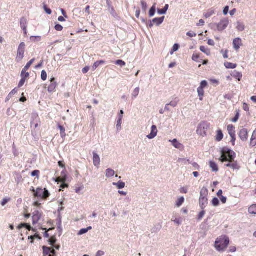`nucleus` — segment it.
Here are the masks:
<instances>
[{"label": "nucleus", "instance_id": "nucleus-1", "mask_svg": "<svg viewBox=\"0 0 256 256\" xmlns=\"http://www.w3.org/2000/svg\"><path fill=\"white\" fill-rule=\"evenodd\" d=\"M230 244L229 238L226 236H221L215 242L214 247L218 252L224 251Z\"/></svg>", "mask_w": 256, "mask_h": 256}, {"label": "nucleus", "instance_id": "nucleus-2", "mask_svg": "<svg viewBox=\"0 0 256 256\" xmlns=\"http://www.w3.org/2000/svg\"><path fill=\"white\" fill-rule=\"evenodd\" d=\"M235 154L232 150L227 148H224L222 150V155L220 160L222 162H232L234 159Z\"/></svg>", "mask_w": 256, "mask_h": 256}, {"label": "nucleus", "instance_id": "nucleus-3", "mask_svg": "<svg viewBox=\"0 0 256 256\" xmlns=\"http://www.w3.org/2000/svg\"><path fill=\"white\" fill-rule=\"evenodd\" d=\"M32 191L34 192V197L40 198L42 199H46L50 196V194L46 188L42 189L38 188L35 190L34 188H32Z\"/></svg>", "mask_w": 256, "mask_h": 256}, {"label": "nucleus", "instance_id": "nucleus-4", "mask_svg": "<svg viewBox=\"0 0 256 256\" xmlns=\"http://www.w3.org/2000/svg\"><path fill=\"white\" fill-rule=\"evenodd\" d=\"M210 127V124L206 122H201L197 128V134L202 136L207 135V131Z\"/></svg>", "mask_w": 256, "mask_h": 256}, {"label": "nucleus", "instance_id": "nucleus-5", "mask_svg": "<svg viewBox=\"0 0 256 256\" xmlns=\"http://www.w3.org/2000/svg\"><path fill=\"white\" fill-rule=\"evenodd\" d=\"M26 44L24 42H21L18 48V52L16 57V61L17 62H20L24 58V54L25 52Z\"/></svg>", "mask_w": 256, "mask_h": 256}, {"label": "nucleus", "instance_id": "nucleus-6", "mask_svg": "<svg viewBox=\"0 0 256 256\" xmlns=\"http://www.w3.org/2000/svg\"><path fill=\"white\" fill-rule=\"evenodd\" d=\"M229 24V20L228 18H224L220 20L217 24V28L218 31H222L225 30Z\"/></svg>", "mask_w": 256, "mask_h": 256}, {"label": "nucleus", "instance_id": "nucleus-7", "mask_svg": "<svg viewBox=\"0 0 256 256\" xmlns=\"http://www.w3.org/2000/svg\"><path fill=\"white\" fill-rule=\"evenodd\" d=\"M50 84L48 88V90L50 92H52L56 91V89L58 86L57 82L55 81V78H52L50 80Z\"/></svg>", "mask_w": 256, "mask_h": 256}, {"label": "nucleus", "instance_id": "nucleus-8", "mask_svg": "<svg viewBox=\"0 0 256 256\" xmlns=\"http://www.w3.org/2000/svg\"><path fill=\"white\" fill-rule=\"evenodd\" d=\"M42 214L38 210L34 211L32 214V224H37L42 217Z\"/></svg>", "mask_w": 256, "mask_h": 256}, {"label": "nucleus", "instance_id": "nucleus-9", "mask_svg": "<svg viewBox=\"0 0 256 256\" xmlns=\"http://www.w3.org/2000/svg\"><path fill=\"white\" fill-rule=\"evenodd\" d=\"M242 44V40L240 38H236L234 40L233 46L236 50L238 51Z\"/></svg>", "mask_w": 256, "mask_h": 256}, {"label": "nucleus", "instance_id": "nucleus-10", "mask_svg": "<svg viewBox=\"0 0 256 256\" xmlns=\"http://www.w3.org/2000/svg\"><path fill=\"white\" fill-rule=\"evenodd\" d=\"M239 136L242 141H246L248 138V130L246 128L242 129L239 132Z\"/></svg>", "mask_w": 256, "mask_h": 256}, {"label": "nucleus", "instance_id": "nucleus-11", "mask_svg": "<svg viewBox=\"0 0 256 256\" xmlns=\"http://www.w3.org/2000/svg\"><path fill=\"white\" fill-rule=\"evenodd\" d=\"M158 133L157 128L155 125H153L151 128V132L150 134L147 136V138L149 139L154 138L156 136Z\"/></svg>", "mask_w": 256, "mask_h": 256}, {"label": "nucleus", "instance_id": "nucleus-12", "mask_svg": "<svg viewBox=\"0 0 256 256\" xmlns=\"http://www.w3.org/2000/svg\"><path fill=\"white\" fill-rule=\"evenodd\" d=\"M170 142H172L173 146L176 148L182 150L184 148V146L180 143L176 139H174L172 140H170Z\"/></svg>", "mask_w": 256, "mask_h": 256}, {"label": "nucleus", "instance_id": "nucleus-13", "mask_svg": "<svg viewBox=\"0 0 256 256\" xmlns=\"http://www.w3.org/2000/svg\"><path fill=\"white\" fill-rule=\"evenodd\" d=\"M93 155L94 164L96 166H98L100 162V156L94 152H93Z\"/></svg>", "mask_w": 256, "mask_h": 256}, {"label": "nucleus", "instance_id": "nucleus-14", "mask_svg": "<svg viewBox=\"0 0 256 256\" xmlns=\"http://www.w3.org/2000/svg\"><path fill=\"white\" fill-rule=\"evenodd\" d=\"M228 131L231 137H234L236 134L235 127L232 124L228 126Z\"/></svg>", "mask_w": 256, "mask_h": 256}, {"label": "nucleus", "instance_id": "nucleus-15", "mask_svg": "<svg viewBox=\"0 0 256 256\" xmlns=\"http://www.w3.org/2000/svg\"><path fill=\"white\" fill-rule=\"evenodd\" d=\"M22 228H26L29 231L33 230L34 232H35L34 229L32 228L30 224L26 223L20 224L17 227L18 230H20Z\"/></svg>", "mask_w": 256, "mask_h": 256}, {"label": "nucleus", "instance_id": "nucleus-16", "mask_svg": "<svg viewBox=\"0 0 256 256\" xmlns=\"http://www.w3.org/2000/svg\"><path fill=\"white\" fill-rule=\"evenodd\" d=\"M208 198H200V205L202 209H204L206 207V205L208 204Z\"/></svg>", "mask_w": 256, "mask_h": 256}, {"label": "nucleus", "instance_id": "nucleus-17", "mask_svg": "<svg viewBox=\"0 0 256 256\" xmlns=\"http://www.w3.org/2000/svg\"><path fill=\"white\" fill-rule=\"evenodd\" d=\"M42 248L44 256H54V255L50 254V252H52L51 248L44 246Z\"/></svg>", "mask_w": 256, "mask_h": 256}, {"label": "nucleus", "instance_id": "nucleus-18", "mask_svg": "<svg viewBox=\"0 0 256 256\" xmlns=\"http://www.w3.org/2000/svg\"><path fill=\"white\" fill-rule=\"evenodd\" d=\"M224 135L221 130H218L216 131V140L217 142H220L222 140Z\"/></svg>", "mask_w": 256, "mask_h": 256}, {"label": "nucleus", "instance_id": "nucleus-19", "mask_svg": "<svg viewBox=\"0 0 256 256\" xmlns=\"http://www.w3.org/2000/svg\"><path fill=\"white\" fill-rule=\"evenodd\" d=\"M208 190L205 188L203 187L200 190V198H206L208 197Z\"/></svg>", "mask_w": 256, "mask_h": 256}, {"label": "nucleus", "instance_id": "nucleus-20", "mask_svg": "<svg viewBox=\"0 0 256 256\" xmlns=\"http://www.w3.org/2000/svg\"><path fill=\"white\" fill-rule=\"evenodd\" d=\"M105 63V62L103 60H98L95 62L92 66V70L94 71L100 64H102Z\"/></svg>", "mask_w": 256, "mask_h": 256}, {"label": "nucleus", "instance_id": "nucleus-21", "mask_svg": "<svg viewBox=\"0 0 256 256\" xmlns=\"http://www.w3.org/2000/svg\"><path fill=\"white\" fill-rule=\"evenodd\" d=\"M232 76L240 81L242 77V74L240 72L234 71Z\"/></svg>", "mask_w": 256, "mask_h": 256}, {"label": "nucleus", "instance_id": "nucleus-22", "mask_svg": "<svg viewBox=\"0 0 256 256\" xmlns=\"http://www.w3.org/2000/svg\"><path fill=\"white\" fill-rule=\"evenodd\" d=\"M210 168L212 169V170L214 172H217L218 170V168L217 164L212 161H210Z\"/></svg>", "mask_w": 256, "mask_h": 256}, {"label": "nucleus", "instance_id": "nucleus-23", "mask_svg": "<svg viewBox=\"0 0 256 256\" xmlns=\"http://www.w3.org/2000/svg\"><path fill=\"white\" fill-rule=\"evenodd\" d=\"M28 69H26V68L24 67V68L22 69V72H21V77L27 79L30 76V74L27 71Z\"/></svg>", "mask_w": 256, "mask_h": 256}, {"label": "nucleus", "instance_id": "nucleus-24", "mask_svg": "<svg viewBox=\"0 0 256 256\" xmlns=\"http://www.w3.org/2000/svg\"><path fill=\"white\" fill-rule=\"evenodd\" d=\"M248 212L250 214H256V204L251 205L248 208Z\"/></svg>", "mask_w": 256, "mask_h": 256}, {"label": "nucleus", "instance_id": "nucleus-25", "mask_svg": "<svg viewBox=\"0 0 256 256\" xmlns=\"http://www.w3.org/2000/svg\"><path fill=\"white\" fill-rule=\"evenodd\" d=\"M216 13V12L214 9L211 8L208 10L204 14V16L206 18H208L212 16L214 14Z\"/></svg>", "mask_w": 256, "mask_h": 256}, {"label": "nucleus", "instance_id": "nucleus-26", "mask_svg": "<svg viewBox=\"0 0 256 256\" xmlns=\"http://www.w3.org/2000/svg\"><path fill=\"white\" fill-rule=\"evenodd\" d=\"M226 68L234 69L236 68L237 64L230 62H226L224 64Z\"/></svg>", "mask_w": 256, "mask_h": 256}, {"label": "nucleus", "instance_id": "nucleus-27", "mask_svg": "<svg viewBox=\"0 0 256 256\" xmlns=\"http://www.w3.org/2000/svg\"><path fill=\"white\" fill-rule=\"evenodd\" d=\"M204 88H201L200 87H198V95L200 97V100H203V97L204 94Z\"/></svg>", "mask_w": 256, "mask_h": 256}, {"label": "nucleus", "instance_id": "nucleus-28", "mask_svg": "<svg viewBox=\"0 0 256 256\" xmlns=\"http://www.w3.org/2000/svg\"><path fill=\"white\" fill-rule=\"evenodd\" d=\"M164 16H162L161 18H155L152 20V22L154 23H156L157 25H160V24L162 23V22H164Z\"/></svg>", "mask_w": 256, "mask_h": 256}, {"label": "nucleus", "instance_id": "nucleus-29", "mask_svg": "<svg viewBox=\"0 0 256 256\" xmlns=\"http://www.w3.org/2000/svg\"><path fill=\"white\" fill-rule=\"evenodd\" d=\"M231 162L230 168H232V169L238 170L240 168V166H238V162L234 161V160L232 162Z\"/></svg>", "mask_w": 256, "mask_h": 256}, {"label": "nucleus", "instance_id": "nucleus-30", "mask_svg": "<svg viewBox=\"0 0 256 256\" xmlns=\"http://www.w3.org/2000/svg\"><path fill=\"white\" fill-rule=\"evenodd\" d=\"M200 49L202 52L205 53L207 56H210V49L206 48L204 46H200Z\"/></svg>", "mask_w": 256, "mask_h": 256}, {"label": "nucleus", "instance_id": "nucleus-31", "mask_svg": "<svg viewBox=\"0 0 256 256\" xmlns=\"http://www.w3.org/2000/svg\"><path fill=\"white\" fill-rule=\"evenodd\" d=\"M58 127L60 130V134L62 138H65V136H66V134L65 132L66 130H65L63 126H60V125H59Z\"/></svg>", "mask_w": 256, "mask_h": 256}, {"label": "nucleus", "instance_id": "nucleus-32", "mask_svg": "<svg viewBox=\"0 0 256 256\" xmlns=\"http://www.w3.org/2000/svg\"><path fill=\"white\" fill-rule=\"evenodd\" d=\"M114 171L113 170L108 168L106 170V176L107 178H110L114 176Z\"/></svg>", "mask_w": 256, "mask_h": 256}, {"label": "nucleus", "instance_id": "nucleus-33", "mask_svg": "<svg viewBox=\"0 0 256 256\" xmlns=\"http://www.w3.org/2000/svg\"><path fill=\"white\" fill-rule=\"evenodd\" d=\"M113 184L116 186L118 189H122L125 186V183L120 181L117 183L114 182Z\"/></svg>", "mask_w": 256, "mask_h": 256}, {"label": "nucleus", "instance_id": "nucleus-34", "mask_svg": "<svg viewBox=\"0 0 256 256\" xmlns=\"http://www.w3.org/2000/svg\"><path fill=\"white\" fill-rule=\"evenodd\" d=\"M168 4H166L164 8L162 9H159L158 10V12L160 14H162L166 13V11L168 10Z\"/></svg>", "mask_w": 256, "mask_h": 256}, {"label": "nucleus", "instance_id": "nucleus-35", "mask_svg": "<svg viewBox=\"0 0 256 256\" xmlns=\"http://www.w3.org/2000/svg\"><path fill=\"white\" fill-rule=\"evenodd\" d=\"M184 198L183 196L180 198L176 202V206L178 207L180 206L184 202Z\"/></svg>", "mask_w": 256, "mask_h": 256}, {"label": "nucleus", "instance_id": "nucleus-36", "mask_svg": "<svg viewBox=\"0 0 256 256\" xmlns=\"http://www.w3.org/2000/svg\"><path fill=\"white\" fill-rule=\"evenodd\" d=\"M92 228L91 226H89L86 228H82L79 231L78 234V235H82L83 234H84L86 233L88 230H90Z\"/></svg>", "mask_w": 256, "mask_h": 256}, {"label": "nucleus", "instance_id": "nucleus-37", "mask_svg": "<svg viewBox=\"0 0 256 256\" xmlns=\"http://www.w3.org/2000/svg\"><path fill=\"white\" fill-rule=\"evenodd\" d=\"M179 102V100L178 98H176L174 100L172 101L170 103L168 104L169 106H172V107H176L178 102Z\"/></svg>", "mask_w": 256, "mask_h": 256}, {"label": "nucleus", "instance_id": "nucleus-38", "mask_svg": "<svg viewBox=\"0 0 256 256\" xmlns=\"http://www.w3.org/2000/svg\"><path fill=\"white\" fill-rule=\"evenodd\" d=\"M236 28L238 31L242 32L244 30V25L242 23L238 22Z\"/></svg>", "mask_w": 256, "mask_h": 256}, {"label": "nucleus", "instance_id": "nucleus-39", "mask_svg": "<svg viewBox=\"0 0 256 256\" xmlns=\"http://www.w3.org/2000/svg\"><path fill=\"white\" fill-rule=\"evenodd\" d=\"M115 64L120 66L121 67L124 66L126 65V63L122 60H118L114 62Z\"/></svg>", "mask_w": 256, "mask_h": 256}, {"label": "nucleus", "instance_id": "nucleus-40", "mask_svg": "<svg viewBox=\"0 0 256 256\" xmlns=\"http://www.w3.org/2000/svg\"><path fill=\"white\" fill-rule=\"evenodd\" d=\"M122 120V116H119V118L117 121V124H116V127H117L118 129L120 128Z\"/></svg>", "mask_w": 256, "mask_h": 256}, {"label": "nucleus", "instance_id": "nucleus-41", "mask_svg": "<svg viewBox=\"0 0 256 256\" xmlns=\"http://www.w3.org/2000/svg\"><path fill=\"white\" fill-rule=\"evenodd\" d=\"M212 203L214 206H217L219 205L220 202L218 198H214L212 199Z\"/></svg>", "mask_w": 256, "mask_h": 256}, {"label": "nucleus", "instance_id": "nucleus-42", "mask_svg": "<svg viewBox=\"0 0 256 256\" xmlns=\"http://www.w3.org/2000/svg\"><path fill=\"white\" fill-rule=\"evenodd\" d=\"M41 78L42 80L45 81L47 79V74L44 70H42L41 73Z\"/></svg>", "mask_w": 256, "mask_h": 256}, {"label": "nucleus", "instance_id": "nucleus-43", "mask_svg": "<svg viewBox=\"0 0 256 256\" xmlns=\"http://www.w3.org/2000/svg\"><path fill=\"white\" fill-rule=\"evenodd\" d=\"M139 91H140V88H136L132 92V96H134V98H136L138 95Z\"/></svg>", "mask_w": 256, "mask_h": 256}, {"label": "nucleus", "instance_id": "nucleus-44", "mask_svg": "<svg viewBox=\"0 0 256 256\" xmlns=\"http://www.w3.org/2000/svg\"><path fill=\"white\" fill-rule=\"evenodd\" d=\"M56 242V239L54 236H52L49 240L50 244L52 246L55 244Z\"/></svg>", "mask_w": 256, "mask_h": 256}, {"label": "nucleus", "instance_id": "nucleus-45", "mask_svg": "<svg viewBox=\"0 0 256 256\" xmlns=\"http://www.w3.org/2000/svg\"><path fill=\"white\" fill-rule=\"evenodd\" d=\"M155 12H156V8H155L154 6H152L150 8V12H149L150 16L151 17V16H154L155 14Z\"/></svg>", "mask_w": 256, "mask_h": 256}, {"label": "nucleus", "instance_id": "nucleus-46", "mask_svg": "<svg viewBox=\"0 0 256 256\" xmlns=\"http://www.w3.org/2000/svg\"><path fill=\"white\" fill-rule=\"evenodd\" d=\"M40 174V170H35L33 171L32 172L31 176H36L38 178H39Z\"/></svg>", "mask_w": 256, "mask_h": 256}, {"label": "nucleus", "instance_id": "nucleus-47", "mask_svg": "<svg viewBox=\"0 0 256 256\" xmlns=\"http://www.w3.org/2000/svg\"><path fill=\"white\" fill-rule=\"evenodd\" d=\"M35 60V58L32 59L30 62H28L26 66H24L26 68V69H29V68L30 67L32 64L34 63V62Z\"/></svg>", "mask_w": 256, "mask_h": 256}, {"label": "nucleus", "instance_id": "nucleus-48", "mask_svg": "<svg viewBox=\"0 0 256 256\" xmlns=\"http://www.w3.org/2000/svg\"><path fill=\"white\" fill-rule=\"evenodd\" d=\"M178 162L179 163H182V164H186L187 162H189V160H187L184 158H179L178 160Z\"/></svg>", "mask_w": 256, "mask_h": 256}, {"label": "nucleus", "instance_id": "nucleus-49", "mask_svg": "<svg viewBox=\"0 0 256 256\" xmlns=\"http://www.w3.org/2000/svg\"><path fill=\"white\" fill-rule=\"evenodd\" d=\"M208 86V82L206 80H202L201 82H200V86L199 87L201 88H206Z\"/></svg>", "mask_w": 256, "mask_h": 256}, {"label": "nucleus", "instance_id": "nucleus-50", "mask_svg": "<svg viewBox=\"0 0 256 256\" xmlns=\"http://www.w3.org/2000/svg\"><path fill=\"white\" fill-rule=\"evenodd\" d=\"M179 45L177 44H176L174 45L173 47H172V52H171V54H172L174 52H176V50H178V49L179 48Z\"/></svg>", "mask_w": 256, "mask_h": 256}, {"label": "nucleus", "instance_id": "nucleus-51", "mask_svg": "<svg viewBox=\"0 0 256 256\" xmlns=\"http://www.w3.org/2000/svg\"><path fill=\"white\" fill-rule=\"evenodd\" d=\"M30 39L32 41H40L41 40V36H31Z\"/></svg>", "mask_w": 256, "mask_h": 256}, {"label": "nucleus", "instance_id": "nucleus-52", "mask_svg": "<svg viewBox=\"0 0 256 256\" xmlns=\"http://www.w3.org/2000/svg\"><path fill=\"white\" fill-rule=\"evenodd\" d=\"M186 35L190 38L196 37V34L193 32H188L186 33Z\"/></svg>", "mask_w": 256, "mask_h": 256}, {"label": "nucleus", "instance_id": "nucleus-53", "mask_svg": "<svg viewBox=\"0 0 256 256\" xmlns=\"http://www.w3.org/2000/svg\"><path fill=\"white\" fill-rule=\"evenodd\" d=\"M54 28L57 31H62L63 30V27L60 24H57L55 26Z\"/></svg>", "mask_w": 256, "mask_h": 256}, {"label": "nucleus", "instance_id": "nucleus-54", "mask_svg": "<svg viewBox=\"0 0 256 256\" xmlns=\"http://www.w3.org/2000/svg\"><path fill=\"white\" fill-rule=\"evenodd\" d=\"M141 4L142 6V9L146 12L147 9L146 3L144 1H141Z\"/></svg>", "mask_w": 256, "mask_h": 256}, {"label": "nucleus", "instance_id": "nucleus-55", "mask_svg": "<svg viewBox=\"0 0 256 256\" xmlns=\"http://www.w3.org/2000/svg\"><path fill=\"white\" fill-rule=\"evenodd\" d=\"M199 58H200V56H199V54H194L192 55V60L196 62Z\"/></svg>", "mask_w": 256, "mask_h": 256}, {"label": "nucleus", "instance_id": "nucleus-56", "mask_svg": "<svg viewBox=\"0 0 256 256\" xmlns=\"http://www.w3.org/2000/svg\"><path fill=\"white\" fill-rule=\"evenodd\" d=\"M26 80V78H22V79H21V80H20V82L18 84V88H20L22 86H23V85L24 84Z\"/></svg>", "mask_w": 256, "mask_h": 256}, {"label": "nucleus", "instance_id": "nucleus-57", "mask_svg": "<svg viewBox=\"0 0 256 256\" xmlns=\"http://www.w3.org/2000/svg\"><path fill=\"white\" fill-rule=\"evenodd\" d=\"M180 192L182 194H186L188 192V188L186 187L181 188Z\"/></svg>", "mask_w": 256, "mask_h": 256}, {"label": "nucleus", "instance_id": "nucleus-58", "mask_svg": "<svg viewBox=\"0 0 256 256\" xmlns=\"http://www.w3.org/2000/svg\"><path fill=\"white\" fill-rule=\"evenodd\" d=\"M242 108H243L244 110L246 112H248L250 110L249 106L246 103H244Z\"/></svg>", "mask_w": 256, "mask_h": 256}, {"label": "nucleus", "instance_id": "nucleus-59", "mask_svg": "<svg viewBox=\"0 0 256 256\" xmlns=\"http://www.w3.org/2000/svg\"><path fill=\"white\" fill-rule=\"evenodd\" d=\"M173 222H174L175 223L178 224V225H180L182 223V220L180 218H176L175 220H172Z\"/></svg>", "mask_w": 256, "mask_h": 256}, {"label": "nucleus", "instance_id": "nucleus-60", "mask_svg": "<svg viewBox=\"0 0 256 256\" xmlns=\"http://www.w3.org/2000/svg\"><path fill=\"white\" fill-rule=\"evenodd\" d=\"M239 116H240V114L238 112L236 113V115L235 116L234 118L232 120V122H236L239 118Z\"/></svg>", "mask_w": 256, "mask_h": 256}, {"label": "nucleus", "instance_id": "nucleus-61", "mask_svg": "<svg viewBox=\"0 0 256 256\" xmlns=\"http://www.w3.org/2000/svg\"><path fill=\"white\" fill-rule=\"evenodd\" d=\"M204 214L205 212L204 210H202L201 212H200L198 216V219L201 220L204 217Z\"/></svg>", "mask_w": 256, "mask_h": 256}, {"label": "nucleus", "instance_id": "nucleus-62", "mask_svg": "<svg viewBox=\"0 0 256 256\" xmlns=\"http://www.w3.org/2000/svg\"><path fill=\"white\" fill-rule=\"evenodd\" d=\"M228 10H229V6H226L224 8V10H223L224 14V15H226L228 14Z\"/></svg>", "mask_w": 256, "mask_h": 256}, {"label": "nucleus", "instance_id": "nucleus-63", "mask_svg": "<svg viewBox=\"0 0 256 256\" xmlns=\"http://www.w3.org/2000/svg\"><path fill=\"white\" fill-rule=\"evenodd\" d=\"M89 70H90V68L88 66H86L82 68V72L85 74H86L88 72Z\"/></svg>", "mask_w": 256, "mask_h": 256}, {"label": "nucleus", "instance_id": "nucleus-64", "mask_svg": "<svg viewBox=\"0 0 256 256\" xmlns=\"http://www.w3.org/2000/svg\"><path fill=\"white\" fill-rule=\"evenodd\" d=\"M250 144L251 146H256V139L251 138Z\"/></svg>", "mask_w": 256, "mask_h": 256}]
</instances>
